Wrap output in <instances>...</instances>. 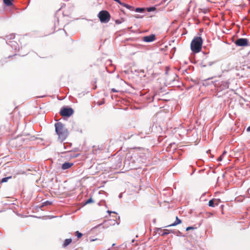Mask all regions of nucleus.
I'll list each match as a JSON object with an SVG mask.
<instances>
[{
    "label": "nucleus",
    "mask_w": 250,
    "mask_h": 250,
    "mask_svg": "<svg viewBox=\"0 0 250 250\" xmlns=\"http://www.w3.org/2000/svg\"><path fill=\"white\" fill-rule=\"evenodd\" d=\"M55 131L58 135V138L61 141H63L68 136V131L64 125L61 122L55 124Z\"/></svg>",
    "instance_id": "obj_1"
},
{
    "label": "nucleus",
    "mask_w": 250,
    "mask_h": 250,
    "mask_svg": "<svg viewBox=\"0 0 250 250\" xmlns=\"http://www.w3.org/2000/svg\"><path fill=\"white\" fill-rule=\"evenodd\" d=\"M203 42L201 37H194L190 43V48L192 51L195 53L200 52L202 49Z\"/></svg>",
    "instance_id": "obj_2"
},
{
    "label": "nucleus",
    "mask_w": 250,
    "mask_h": 250,
    "mask_svg": "<svg viewBox=\"0 0 250 250\" xmlns=\"http://www.w3.org/2000/svg\"><path fill=\"white\" fill-rule=\"evenodd\" d=\"M98 17L102 23H107L110 20V15L109 13L106 10H102L98 14Z\"/></svg>",
    "instance_id": "obj_3"
},
{
    "label": "nucleus",
    "mask_w": 250,
    "mask_h": 250,
    "mask_svg": "<svg viewBox=\"0 0 250 250\" xmlns=\"http://www.w3.org/2000/svg\"><path fill=\"white\" fill-rule=\"evenodd\" d=\"M60 113L62 116L69 117L73 114V110L71 108L63 107Z\"/></svg>",
    "instance_id": "obj_4"
},
{
    "label": "nucleus",
    "mask_w": 250,
    "mask_h": 250,
    "mask_svg": "<svg viewBox=\"0 0 250 250\" xmlns=\"http://www.w3.org/2000/svg\"><path fill=\"white\" fill-rule=\"evenodd\" d=\"M235 43L239 46H247L249 45L248 40L245 38L238 39L235 41Z\"/></svg>",
    "instance_id": "obj_5"
},
{
    "label": "nucleus",
    "mask_w": 250,
    "mask_h": 250,
    "mask_svg": "<svg viewBox=\"0 0 250 250\" xmlns=\"http://www.w3.org/2000/svg\"><path fill=\"white\" fill-rule=\"evenodd\" d=\"M221 203V200L219 199H212L209 201L208 206L211 207H214L218 206Z\"/></svg>",
    "instance_id": "obj_6"
},
{
    "label": "nucleus",
    "mask_w": 250,
    "mask_h": 250,
    "mask_svg": "<svg viewBox=\"0 0 250 250\" xmlns=\"http://www.w3.org/2000/svg\"><path fill=\"white\" fill-rule=\"evenodd\" d=\"M156 39V36L154 34H152L149 36H145L143 37V41L145 42H151L155 41Z\"/></svg>",
    "instance_id": "obj_7"
},
{
    "label": "nucleus",
    "mask_w": 250,
    "mask_h": 250,
    "mask_svg": "<svg viewBox=\"0 0 250 250\" xmlns=\"http://www.w3.org/2000/svg\"><path fill=\"white\" fill-rule=\"evenodd\" d=\"M73 165V163L69 162H65L62 166V169L65 170L70 168Z\"/></svg>",
    "instance_id": "obj_8"
},
{
    "label": "nucleus",
    "mask_w": 250,
    "mask_h": 250,
    "mask_svg": "<svg viewBox=\"0 0 250 250\" xmlns=\"http://www.w3.org/2000/svg\"><path fill=\"white\" fill-rule=\"evenodd\" d=\"M181 223H182L181 220L180 219H179L178 217L177 216L176 217L175 221L173 224L167 226V227L175 226L178 224H181Z\"/></svg>",
    "instance_id": "obj_9"
},
{
    "label": "nucleus",
    "mask_w": 250,
    "mask_h": 250,
    "mask_svg": "<svg viewBox=\"0 0 250 250\" xmlns=\"http://www.w3.org/2000/svg\"><path fill=\"white\" fill-rule=\"evenodd\" d=\"M72 242V239L71 238H69V239H66L63 244H62V247L65 248L66 247H67V246H68L69 244H70Z\"/></svg>",
    "instance_id": "obj_10"
},
{
    "label": "nucleus",
    "mask_w": 250,
    "mask_h": 250,
    "mask_svg": "<svg viewBox=\"0 0 250 250\" xmlns=\"http://www.w3.org/2000/svg\"><path fill=\"white\" fill-rule=\"evenodd\" d=\"M120 4L125 7L126 8L130 9V10H133V7L131 6H130L127 4H125V3H122L121 2V3H119Z\"/></svg>",
    "instance_id": "obj_11"
},
{
    "label": "nucleus",
    "mask_w": 250,
    "mask_h": 250,
    "mask_svg": "<svg viewBox=\"0 0 250 250\" xmlns=\"http://www.w3.org/2000/svg\"><path fill=\"white\" fill-rule=\"evenodd\" d=\"M12 0H3V2L7 5V6H11L12 5Z\"/></svg>",
    "instance_id": "obj_12"
},
{
    "label": "nucleus",
    "mask_w": 250,
    "mask_h": 250,
    "mask_svg": "<svg viewBox=\"0 0 250 250\" xmlns=\"http://www.w3.org/2000/svg\"><path fill=\"white\" fill-rule=\"evenodd\" d=\"M11 178H12V176H9V177L3 178H2L1 179V183L6 182H7L8 179H11Z\"/></svg>",
    "instance_id": "obj_13"
},
{
    "label": "nucleus",
    "mask_w": 250,
    "mask_h": 250,
    "mask_svg": "<svg viewBox=\"0 0 250 250\" xmlns=\"http://www.w3.org/2000/svg\"><path fill=\"white\" fill-rule=\"evenodd\" d=\"M227 153L226 151H224L223 153V154L218 158L217 161H221L223 159V156Z\"/></svg>",
    "instance_id": "obj_14"
},
{
    "label": "nucleus",
    "mask_w": 250,
    "mask_h": 250,
    "mask_svg": "<svg viewBox=\"0 0 250 250\" xmlns=\"http://www.w3.org/2000/svg\"><path fill=\"white\" fill-rule=\"evenodd\" d=\"M75 234H76V236L78 238H81L83 234L82 233H81V232H80L79 231H77L76 232H75Z\"/></svg>",
    "instance_id": "obj_15"
},
{
    "label": "nucleus",
    "mask_w": 250,
    "mask_h": 250,
    "mask_svg": "<svg viewBox=\"0 0 250 250\" xmlns=\"http://www.w3.org/2000/svg\"><path fill=\"white\" fill-rule=\"evenodd\" d=\"M135 11L137 12L142 13L144 11V9L142 8H137L135 10Z\"/></svg>",
    "instance_id": "obj_16"
},
{
    "label": "nucleus",
    "mask_w": 250,
    "mask_h": 250,
    "mask_svg": "<svg viewBox=\"0 0 250 250\" xmlns=\"http://www.w3.org/2000/svg\"><path fill=\"white\" fill-rule=\"evenodd\" d=\"M156 9V8L154 7H151L147 8V11L148 12L153 11Z\"/></svg>",
    "instance_id": "obj_17"
},
{
    "label": "nucleus",
    "mask_w": 250,
    "mask_h": 250,
    "mask_svg": "<svg viewBox=\"0 0 250 250\" xmlns=\"http://www.w3.org/2000/svg\"><path fill=\"white\" fill-rule=\"evenodd\" d=\"M92 202H93V200L92 199V198H89L87 200H86V201L84 203V205H86Z\"/></svg>",
    "instance_id": "obj_18"
},
{
    "label": "nucleus",
    "mask_w": 250,
    "mask_h": 250,
    "mask_svg": "<svg viewBox=\"0 0 250 250\" xmlns=\"http://www.w3.org/2000/svg\"><path fill=\"white\" fill-rule=\"evenodd\" d=\"M169 233V232L168 229H164L163 233L162 234V235L165 236V235L168 234Z\"/></svg>",
    "instance_id": "obj_19"
},
{
    "label": "nucleus",
    "mask_w": 250,
    "mask_h": 250,
    "mask_svg": "<svg viewBox=\"0 0 250 250\" xmlns=\"http://www.w3.org/2000/svg\"><path fill=\"white\" fill-rule=\"evenodd\" d=\"M196 229V227H187L186 229V231H188L189 230H191V229Z\"/></svg>",
    "instance_id": "obj_20"
},
{
    "label": "nucleus",
    "mask_w": 250,
    "mask_h": 250,
    "mask_svg": "<svg viewBox=\"0 0 250 250\" xmlns=\"http://www.w3.org/2000/svg\"><path fill=\"white\" fill-rule=\"evenodd\" d=\"M111 91L113 92H118V91L117 90H116V89H115V88H112L111 89Z\"/></svg>",
    "instance_id": "obj_21"
},
{
    "label": "nucleus",
    "mask_w": 250,
    "mask_h": 250,
    "mask_svg": "<svg viewBox=\"0 0 250 250\" xmlns=\"http://www.w3.org/2000/svg\"><path fill=\"white\" fill-rule=\"evenodd\" d=\"M114 1H116L118 3H121V1L120 0H114Z\"/></svg>",
    "instance_id": "obj_22"
},
{
    "label": "nucleus",
    "mask_w": 250,
    "mask_h": 250,
    "mask_svg": "<svg viewBox=\"0 0 250 250\" xmlns=\"http://www.w3.org/2000/svg\"><path fill=\"white\" fill-rule=\"evenodd\" d=\"M247 131L248 132L250 131V126L247 128Z\"/></svg>",
    "instance_id": "obj_23"
},
{
    "label": "nucleus",
    "mask_w": 250,
    "mask_h": 250,
    "mask_svg": "<svg viewBox=\"0 0 250 250\" xmlns=\"http://www.w3.org/2000/svg\"><path fill=\"white\" fill-rule=\"evenodd\" d=\"M93 151H94V152H95V153H97V150H96V148H95V146H94V150H93Z\"/></svg>",
    "instance_id": "obj_24"
},
{
    "label": "nucleus",
    "mask_w": 250,
    "mask_h": 250,
    "mask_svg": "<svg viewBox=\"0 0 250 250\" xmlns=\"http://www.w3.org/2000/svg\"><path fill=\"white\" fill-rule=\"evenodd\" d=\"M79 155V154H76L75 156H74V157H77Z\"/></svg>",
    "instance_id": "obj_25"
},
{
    "label": "nucleus",
    "mask_w": 250,
    "mask_h": 250,
    "mask_svg": "<svg viewBox=\"0 0 250 250\" xmlns=\"http://www.w3.org/2000/svg\"><path fill=\"white\" fill-rule=\"evenodd\" d=\"M249 192H250V188L249 189Z\"/></svg>",
    "instance_id": "obj_26"
},
{
    "label": "nucleus",
    "mask_w": 250,
    "mask_h": 250,
    "mask_svg": "<svg viewBox=\"0 0 250 250\" xmlns=\"http://www.w3.org/2000/svg\"><path fill=\"white\" fill-rule=\"evenodd\" d=\"M166 0H164V1H166Z\"/></svg>",
    "instance_id": "obj_27"
}]
</instances>
